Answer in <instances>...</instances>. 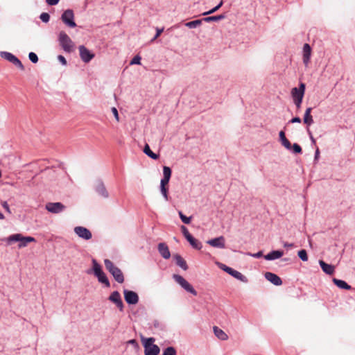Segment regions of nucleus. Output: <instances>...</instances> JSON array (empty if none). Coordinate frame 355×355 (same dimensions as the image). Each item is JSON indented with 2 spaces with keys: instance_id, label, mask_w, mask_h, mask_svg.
Returning a JSON list of instances; mask_svg holds the SVG:
<instances>
[{
  "instance_id": "4468645a",
  "label": "nucleus",
  "mask_w": 355,
  "mask_h": 355,
  "mask_svg": "<svg viewBox=\"0 0 355 355\" xmlns=\"http://www.w3.org/2000/svg\"><path fill=\"white\" fill-rule=\"evenodd\" d=\"M305 91V84L300 83L299 89L297 87H294L291 90V94L293 98V101L297 98H303Z\"/></svg>"
},
{
  "instance_id": "e433bc0d",
  "label": "nucleus",
  "mask_w": 355,
  "mask_h": 355,
  "mask_svg": "<svg viewBox=\"0 0 355 355\" xmlns=\"http://www.w3.org/2000/svg\"><path fill=\"white\" fill-rule=\"evenodd\" d=\"M223 3V1H221L218 6H214V8H212L211 10L204 12L203 15H209V14H212V13L215 12L222 6Z\"/></svg>"
},
{
  "instance_id": "f3484780",
  "label": "nucleus",
  "mask_w": 355,
  "mask_h": 355,
  "mask_svg": "<svg viewBox=\"0 0 355 355\" xmlns=\"http://www.w3.org/2000/svg\"><path fill=\"white\" fill-rule=\"evenodd\" d=\"M303 62L307 66L310 61L311 49L309 44H305L303 47Z\"/></svg>"
},
{
  "instance_id": "4d7b16f0",
  "label": "nucleus",
  "mask_w": 355,
  "mask_h": 355,
  "mask_svg": "<svg viewBox=\"0 0 355 355\" xmlns=\"http://www.w3.org/2000/svg\"><path fill=\"white\" fill-rule=\"evenodd\" d=\"M319 153H320V152H319V149H318V148H317V149H316V151H315V159L318 157V155H319Z\"/></svg>"
},
{
  "instance_id": "393cba45",
  "label": "nucleus",
  "mask_w": 355,
  "mask_h": 355,
  "mask_svg": "<svg viewBox=\"0 0 355 355\" xmlns=\"http://www.w3.org/2000/svg\"><path fill=\"white\" fill-rule=\"evenodd\" d=\"M174 258L176 260V263L183 270H187L188 268L187 264L184 259L179 254L174 255Z\"/></svg>"
},
{
  "instance_id": "c03bdc74",
  "label": "nucleus",
  "mask_w": 355,
  "mask_h": 355,
  "mask_svg": "<svg viewBox=\"0 0 355 355\" xmlns=\"http://www.w3.org/2000/svg\"><path fill=\"white\" fill-rule=\"evenodd\" d=\"M1 205H2V207L6 209V211L8 214H11V211H10V208H9V206H8V205L7 202H6V201L2 202H1Z\"/></svg>"
},
{
  "instance_id": "864d4df0",
  "label": "nucleus",
  "mask_w": 355,
  "mask_h": 355,
  "mask_svg": "<svg viewBox=\"0 0 355 355\" xmlns=\"http://www.w3.org/2000/svg\"><path fill=\"white\" fill-rule=\"evenodd\" d=\"M250 255L255 258H259V257H262V252L259 251L257 253L254 254H250Z\"/></svg>"
},
{
  "instance_id": "39448f33",
  "label": "nucleus",
  "mask_w": 355,
  "mask_h": 355,
  "mask_svg": "<svg viewBox=\"0 0 355 355\" xmlns=\"http://www.w3.org/2000/svg\"><path fill=\"white\" fill-rule=\"evenodd\" d=\"M173 278L174 280L179 284L184 290L187 292L193 294V295H197L196 291L193 288V286L182 276L179 275H173Z\"/></svg>"
},
{
  "instance_id": "37998d69",
  "label": "nucleus",
  "mask_w": 355,
  "mask_h": 355,
  "mask_svg": "<svg viewBox=\"0 0 355 355\" xmlns=\"http://www.w3.org/2000/svg\"><path fill=\"white\" fill-rule=\"evenodd\" d=\"M291 148H293V152L295 153H302V148L297 144H294L293 146H291Z\"/></svg>"
},
{
  "instance_id": "473e14b6",
  "label": "nucleus",
  "mask_w": 355,
  "mask_h": 355,
  "mask_svg": "<svg viewBox=\"0 0 355 355\" xmlns=\"http://www.w3.org/2000/svg\"><path fill=\"white\" fill-rule=\"evenodd\" d=\"M224 15H220L216 16L207 17L204 18L202 20L207 22L212 21H219L220 19H224Z\"/></svg>"
},
{
  "instance_id": "2f4dec72",
  "label": "nucleus",
  "mask_w": 355,
  "mask_h": 355,
  "mask_svg": "<svg viewBox=\"0 0 355 355\" xmlns=\"http://www.w3.org/2000/svg\"><path fill=\"white\" fill-rule=\"evenodd\" d=\"M92 263H93V270H94L95 275L103 272L101 266L98 263V262L95 259L92 260Z\"/></svg>"
},
{
  "instance_id": "6e6552de",
  "label": "nucleus",
  "mask_w": 355,
  "mask_h": 355,
  "mask_svg": "<svg viewBox=\"0 0 355 355\" xmlns=\"http://www.w3.org/2000/svg\"><path fill=\"white\" fill-rule=\"evenodd\" d=\"M45 208L52 214H59L63 211L66 207L61 202H48L46 204Z\"/></svg>"
},
{
  "instance_id": "f704fd0d",
  "label": "nucleus",
  "mask_w": 355,
  "mask_h": 355,
  "mask_svg": "<svg viewBox=\"0 0 355 355\" xmlns=\"http://www.w3.org/2000/svg\"><path fill=\"white\" fill-rule=\"evenodd\" d=\"M162 355H176V350L173 347H168L164 350Z\"/></svg>"
},
{
  "instance_id": "dca6fc26",
  "label": "nucleus",
  "mask_w": 355,
  "mask_h": 355,
  "mask_svg": "<svg viewBox=\"0 0 355 355\" xmlns=\"http://www.w3.org/2000/svg\"><path fill=\"white\" fill-rule=\"evenodd\" d=\"M264 276L268 281H269L275 286H280L282 284V281L281 278L275 273L266 272Z\"/></svg>"
},
{
  "instance_id": "a19ab883",
  "label": "nucleus",
  "mask_w": 355,
  "mask_h": 355,
  "mask_svg": "<svg viewBox=\"0 0 355 355\" xmlns=\"http://www.w3.org/2000/svg\"><path fill=\"white\" fill-rule=\"evenodd\" d=\"M49 19H50V16L47 12H42L40 15V19L43 22H46V23L48 22L49 21Z\"/></svg>"
},
{
  "instance_id": "a18cd8bd",
  "label": "nucleus",
  "mask_w": 355,
  "mask_h": 355,
  "mask_svg": "<svg viewBox=\"0 0 355 355\" xmlns=\"http://www.w3.org/2000/svg\"><path fill=\"white\" fill-rule=\"evenodd\" d=\"M112 112L113 113L115 119H116L117 121H119V114H118V111L116 110V107H112Z\"/></svg>"
},
{
  "instance_id": "13d9d810",
  "label": "nucleus",
  "mask_w": 355,
  "mask_h": 355,
  "mask_svg": "<svg viewBox=\"0 0 355 355\" xmlns=\"http://www.w3.org/2000/svg\"><path fill=\"white\" fill-rule=\"evenodd\" d=\"M0 219H4V216L2 213L0 212Z\"/></svg>"
},
{
  "instance_id": "8fccbe9b",
  "label": "nucleus",
  "mask_w": 355,
  "mask_h": 355,
  "mask_svg": "<svg viewBox=\"0 0 355 355\" xmlns=\"http://www.w3.org/2000/svg\"><path fill=\"white\" fill-rule=\"evenodd\" d=\"M164 29L163 28H157V33H156V35L154 37L153 40H156L160 35L161 33L163 32Z\"/></svg>"
},
{
  "instance_id": "3c124183",
  "label": "nucleus",
  "mask_w": 355,
  "mask_h": 355,
  "mask_svg": "<svg viewBox=\"0 0 355 355\" xmlns=\"http://www.w3.org/2000/svg\"><path fill=\"white\" fill-rule=\"evenodd\" d=\"M291 123H300L301 122V119L300 117H294L293 118L291 121Z\"/></svg>"
},
{
  "instance_id": "de8ad7c7",
  "label": "nucleus",
  "mask_w": 355,
  "mask_h": 355,
  "mask_svg": "<svg viewBox=\"0 0 355 355\" xmlns=\"http://www.w3.org/2000/svg\"><path fill=\"white\" fill-rule=\"evenodd\" d=\"M302 99L303 98H297L296 100H294V103H295L297 108L300 107L301 103L302 102Z\"/></svg>"
},
{
  "instance_id": "bb28decb",
  "label": "nucleus",
  "mask_w": 355,
  "mask_h": 355,
  "mask_svg": "<svg viewBox=\"0 0 355 355\" xmlns=\"http://www.w3.org/2000/svg\"><path fill=\"white\" fill-rule=\"evenodd\" d=\"M333 282L339 288L346 290H350L351 286L347 284L345 281L338 279L336 278L333 279Z\"/></svg>"
},
{
  "instance_id": "2eb2a0df",
  "label": "nucleus",
  "mask_w": 355,
  "mask_h": 355,
  "mask_svg": "<svg viewBox=\"0 0 355 355\" xmlns=\"http://www.w3.org/2000/svg\"><path fill=\"white\" fill-rule=\"evenodd\" d=\"M225 239L223 236L207 241V243L212 247L225 248Z\"/></svg>"
},
{
  "instance_id": "09e8293b",
  "label": "nucleus",
  "mask_w": 355,
  "mask_h": 355,
  "mask_svg": "<svg viewBox=\"0 0 355 355\" xmlns=\"http://www.w3.org/2000/svg\"><path fill=\"white\" fill-rule=\"evenodd\" d=\"M58 59L63 65L67 64V60L64 56L60 55H58Z\"/></svg>"
},
{
  "instance_id": "ddd939ff",
  "label": "nucleus",
  "mask_w": 355,
  "mask_h": 355,
  "mask_svg": "<svg viewBox=\"0 0 355 355\" xmlns=\"http://www.w3.org/2000/svg\"><path fill=\"white\" fill-rule=\"evenodd\" d=\"M109 300L114 303L121 311L123 310V303L118 291L112 292L109 297Z\"/></svg>"
},
{
  "instance_id": "f8f14e48",
  "label": "nucleus",
  "mask_w": 355,
  "mask_h": 355,
  "mask_svg": "<svg viewBox=\"0 0 355 355\" xmlns=\"http://www.w3.org/2000/svg\"><path fill=\"white\" fill-rule=\"evenodd\" d=\"M74 232L79 237L85 240H89L92 236L91 232L84 227H76L74 228Z\"/></svg>"
},
{
  "instance_id": "4be33fe9",
  "label": "nucleus",
  "mask_w": 355,
  "mask_h": 355,
  "mask_svg": "<svg viewBox=\"0 0 355 355\" xmlns=\"http://www.w3.org/2000/svg\"><path fill=\"white\" fill-rule=\"evenodd\" d=\"M96 192L104 198L108 197V193L105 189V185L103 182H99L96 186Z\"/></svg>"
},
{
  "instance_id": "f257e3e1",
  "label": "nucleus",
  "mask_w": 355,
  "mask_h": 355,
  "mask_svg": "<svg viewBox=\"0 0 355 355\" xmlns=\"http://www.w3.org/2000/svg\"><path fill=\"white\" fill-rule=\"evenodd\" d=\"M141 341L144 347L145 355H158L159 354L160 349L158 345L154 344L155 341L154 338L141 336Z\"/></svg>"
},
{
  "instance_id": "c9c22d12",
  "label": "nucleus",
  "mask_w": 355,
  "mask_h": 355,
  "mask_svg": "<svg viewBox=\"0 0 355 355\" xmlns=\"http://www.w3.org/2000/svg\"><path fill=\"white\" fill-rule=\"evenodd\" d=\"M298 256L304 261H306L308 260L307 253L305 250H300L298 252Z\"/></svg>"
},
{
  "instance_id": "a878e982",
  "label": "nucleus",
  "mask_w": 355,
  "mask_h": 355,
  "mask_svg": "<svg viewBox=\"0 0 355 355\" xmlns=\"http://www.w3.org/2000/svg\"><path fill=\"white\" fill-rule=\"evenodd\" d=\"M163 175L164 177L161 180V182H169L171 176V170L168 166H164L163 167Z\"/></svg>"
},
{
  "instance_id": "49530a36",
  "label": "nucleus",
  "mask_w": 355,
  "mask_h": 355,
  "mask_svg": "<svg viewBox=\"0 0 355 355\" xmlns=\"http://www.w3.org/2000/svg\"><path fill=\"white\" fill-rule=\"evenodd\" d=\"M60 0H46V2L49 6H54L58 3Z\"/></svg>"
},
{
  "instance_id": "423d86ee",
  "label": "nucleus",
  "mask_w": 355,
  "mask_h": 355,
  "mask_svg": "<svg viewBox=\"0 0 355 355\" xmlns=\"http://www.w3.org/2000/svg\"><path fill=\"white\" fill-rule=\"evenodd\" d=\"M61 19L69 27L74 28L76 26V24L74 21V14L71 9H67L63 12Z\"/></svg>"
},
{
  "instance_id": "ea45409f",
  "label": "nucleus",
  "mask_w": 355,
  "mask_h": 355,
  "mask_svg": "<svg viewBox=\"0 0 355 355\" xmlns=\"http://www.w3.org/2000/svg\"><path fill=\"white\" fill-rule=\"evenodd\" d=\"M181 230H182V234H184V237L186 238V239L187 240L188 238L191 237L192 235L189 233V232L188 231L187 228L182 225L181 227Z\"/></svg>"
},
{
  "instance_id": "c756f323",
  "label": "nucleus",
  "mask_w": 355,
  "mask_h": 355,
  "mask_svg": "<svg viewBox=\"0 0 355 355\" xmlns=\"http://www.w3.org/2000/svg\"><path fill=\"white\" fill-rule=\"evenodd\" d=\"M187 241L189 242L191 245L196 249L200 250L202 248V243L197 239L193 238L192 236L188 238Z\"/></svg>"
},
{
  "instance_id": "6e6d98bb",
  "label": "nucleus",
  "mask_w": 355,
  "mask_h": 355,
  "mask_svg": "<svg viewBox=\"0 0 355 355\" xmlns=\"http://www.w3.org/2000/svg\"><path fill=\"white\" fill-rule=\"evenodd\" d=\"M128 343H130V344H131V345H136V346H137V345H138L137 342V341H136V340H135V339L130 340L128 341Z\"/></svg>"
},
{
  "instance_id": "72a5a7b5",
  "label": "nucleus",
  "mask_w": 355,
  "mask_h": 355,
  "mask_svg": "<svg viewBox=\"0 0 355 355\" xmlns=\"http://www.w3.org/2000/svg\"><path fill=\"white\" fill-rule=\"evenodd\" d=\"M202 19L191 21L187 22L186 24V26L189 28H194L197 27L198 26L200 25L202 23Z\"/></svg>"
},
{
  "instance_id": "9d476101",
  "label": "nucleus",
  "mask_w": 355,
  "mask_h": 355,
  "mask_svg": "<svg viewBox=\"0 0 355 355\" xmlns=\"http://www.w3.org/2000/svg\"><path fill=\"white\" fill-rule=\"evenodd\" d=\"M80 57L84 62H89L94 58V54L87 49L85 46L81 45L78 47Z\"/></svg>"
},
{
  "instance_id": "f03ea898",
  "label": "nucleus",
  "mask_w": 355,
  "mask_h": 355,
  "mask_svg": "<svg viewBox=\"0 0 355 355\" xmlns=\"http://www.w3.org/2000/svg\"><path fill=\"white\" fill-rule=\"evenodd\" d=\"M104 263L106 269L112 275L114 279L121 284L124 282V277L122 271L111 261L110 259H105Z\"/></svg>"
},
{
  "instance_id": "5fc2aeb1",
  "label": "nucleus",
  "mask_w": 355,
  "mask_h": 355,
  "mask_svg": "<svg viewBox=\"0 0 355 355\" xmlns=\"http://www.w3.org/2000/svg\"><path fill=\"white\" fill-rule=\"evenodd\" d=\"M308 133L309 135V137H310V139H311L312 143L315 144V139L313 138V137L312 135V133L310 132L309 130H308Z\"/></svg>"
},
{
  "instance_id": "a211bd4d",
  "label": "nucleus",
  "mask_w": 355,
  "mask_h": 355,
  "mask_svg": "<svg viewBox=\"0 0 355 355\" xmlns=\"http://www.w3.org/2000/svg\"><path fill=\"white\" fill-rule=\"evenodd\" d=\"M158 250L163 258L166 259L170 258L171 253L168 246L165 243H160L158 245Z\"/></svg>"
},
{
  "instance_id": "c85d7f7f",
  "label": "nucleus",
  "mask_w": 355,
  "mask_h": 355,
  "mask_svg": "<svg viewBox=\"0 0 355 355\" xmlns=\"http://www.w3.org/2000/svg\"><path fill=\"white\" fill-rule=\"evenodd\" d=\"M96 276L97 277L98 281L104 284L107 287L110 286V282L103 272L97 274Z\"/></svg>"
},
{
  "instance_id": "7c9ffc66",
  "label": "nucleus",
  "mask_w": 355,
  "mask_h": 355,
  "mask_svg": "<svg viewBox=\"0 0 355 355\" xmlns=\"http://www.w3.org/2000/svg\"><path fill=\"white\" fill-rule=\"evenodd\" d=\"M144 153L146 154L148 157L153 159H158V155L154 153L150 148L148 144H146L144 148Z\"/></svg>"
},
{
  "instance_id": "aec40b11",
  "label": "nucleus",
  "mask_w": 355,
  "mask_h": 355,
  "mask_svg": "<svg viewBox=\"0 0 355 355\" xmlns=\"http://www.w3.org/2000/svg\"><path fill=\"white\" fill-rule=\"evenodd\" d=\"M215 336L221 340H226L228 338L227 334L218 327L215 326L213 328Z\"/></svg>"
},
{
  "instance_id": "6ab92c4d",
  "label": "nucleus",
  "mask_w": 355,
  "mask_h": 355,
  "mask_svg": "<svg viewBox=\"0 0 355 355\" xmlns=\"http://www.w3.org/2000/svg\"><path fill=\"white\" fill-rule=\"evenodd\" d=\"M319 264L324 272H325L327 275L334 274L335 271V268L334 266L328 264L322 260L319 261Z\"/></svg>"
},
{
  "instance_id": "20e7f679",
  "label": "nucleus",
  "mask_w": 355,
  "mask_h": 355,
  "mask_svg": "<svg viewBox=\"0 0 355 355\" xmlns=\"http://www.w3.org/2000/svg\"><path fill=\"white\" fill-rule=\"evenodd\" d=\"M6 241L8 243V244L14 241H19L20 243L19 244V248H21L26 247L28 243L35 242V238L31 236H24L21 234H15L8 236L6 239Z\"/></svg>"
},
{
  "instance_id": "79ce46f5",
  "label": "nucleus",
  "mask_w": 355,
  "mask_h": 355,
  "mask_svg": "<svg viewBox=\"0 0 355 355\" xmlns=\"http://www.w3.org/2000/svg\"><path fill=\"white\" fill-rule=\"evenodd\" d=\"M141 64V57L139 55L135 56L130 62V64Z\"/></svg>"
},
{
  "instance_id": "cd10ccee",
  "label": "nucleus",
  "mask_w": 355,
  "mask_h": 355,
  "mask_svg": "<svg viewBox=\"0 0 355 355\" xmlns=\"http://www.w3.org/2000/svg\"><path fill=\"white\" fill-rule=\"evenodd\" d=\"M168 182H160V191L165 198V200H168Z\"/></svg>"
},
{
  "instance_id": "9b49d317",
  "label": "nucleus",
  "mask_w": 355,
  "mask_h": 355,
  "mask_svg": "<svg viewBox=\"0 0 355 355\" xmlns=\"http://www.w3.org/2000/svg\"><path fill=\"white\" fill-rule=\"evenodd\" d=\"M124 298L125 302L129 304H136L139 301L138 295L132 291L124 290Z\"/></svg>"
},
{
  "instance_id": "7ed1b4c3",
  "label": "nucleus",
  "mask_w": 355,
  "mask_h": 355,
  "mask_svg": "<svg viewBox=\"0 0 355 355\" xmlns=\"http://www.w3.org/2000/svg\"><path fill=\"white\" fill-rule=\"evenodd\" d=\"M58 41L62 49L67 53L74 50V43L64 31H60L58 35Z\"/></svg>"
},
{
  "instance_id": "412c9836",
  "label": "nucleus",
  "mask_w": 355,
  "mask_h": 355,
  "mask_svg": "<svg viewBox=\"0 0 355 355\" xmlns=\"http://www.w3.org/2000/svg\"><path fill=\"white\" fill-rule=\"evenodd\" d=\"M284 254L283 251L274 250L266 254L264 258L266 260H274L282 257Z\"/></svg>"
},
{
  "instance_id": "4c0bfd02",
  "label": "nucleus",
  "mask_w": 355,
  "mask_h": 355,
  "mask_svg": "<svg viewBox=\"0 0 355 355\" xmlns=\"http://www.w3.org/2000/svg\"><path fill=\"white\" fill-rule=\"evenodd\" d=\"M179 216L182 221L185 224H189L191 223V217L184 216L181 211H179Z\"/></svg>"
},
{
  "instance_id": "1a4fd4ad",
  "label": "nucleus",
  "mask_w": 355,
  "mask_h": 355,
  "mask_svg": "<svg viewBox=\"0 0 355 355\" xmlns=\"http://www.w3.org/2000/svg\"><path fill=\"white\" fill-rule=\"evenodd\" d=\"M220 268L223 269L224 271L227 272L228 274L231 275L232 277H235L236 279L245 282H247L246 277L243 275L240 272L234 270L232 268H230L224 264H220Z\"/></svg>"
},
{
  "instance_id": "58836bf2",
  "label": "nucleus",
  "mask_w": 355,
  "mask_h": 355,
  "mask_svg": "<svg viewBox=\"0 0 355 355\" xmlns=\"http://www.w3.org/2000/svg\"><path fill=\"white\" fill-rule=\"evenodd\" d=\"M28 58L30 59V60L33 62V63H37L38 62V57L37 55L33 53V52H31L29 53L28 54Z\"/></svg>"
},
{
  "instance_id": "5701e85b",
  "label": "nucleus",
  "mask_w": 355,
  "mask_h": 355,
  "mask_svg": "<svg viewBox=\"0 0 355 355\" xmlns=\"http://www.w3.org/2000/svg\"><path fill=\"white\" fill-rule=\"evenodd\" d=\"M279 139L281 141L282 144L287 149L290 150L291 148V142L286 139L285 132L284 130H281L279 132Z\"/></svg>"
},
{
  "instance_id": "0eeeda50",
  "label": "nucleus",
  "mask_w": 355,
  "mask_h": 355,
  "mask_svg": "<svg viewBox=\"0 0 355 355\" xmlns=\"http://www.w3.org/2000/svg\"><path fill=\"white\" fill-rule=\"evenodd\" d=\"M1 56L7 60L8 61L10 62L13 64H15L16 67L19 68L21 70H24V65L22 64L21 62L13 54L9 53V52H1Z\"/></svg>"
},
{
  "instance_id": "603ef678",
  "label": "nucleus",
  "mask_w": 355,
  "mask_h": 355,
  "mask_svg": "<svg viewBox=\"0 0 355 355\" xmlns=\"http://www.w3.org/2000/svg\"><path fill=\"white\" fill-rule=\"evenodd\" d=\"M283 245H284V248H293L294 246V244L293 243H287V242H284Z\"/></svg>"
},
{
  "instance_id": "b1692460",
  "label": "nucleus",
  "mask_w": 355,
  "mask_h": 355,
  "mask_svg": "<svg viewBox=\"0 0 355 355\" xmlns=\"http://www.w3.org/2000/svg\"><path fill=\"white\" fill-rule=\"evenodd\" d=\"M311 110H312L311 107H308L306 110L305 113H304V123L308 125H310L311 124H312L313 123V119L311 114Z\"/></svg>"
}]
</instances>
